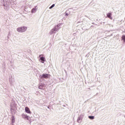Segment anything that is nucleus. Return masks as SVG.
Here are the masks:
<instances>
[{
  "instance_id": "nucleus-1",
  "label": "nucleus",
  "mask_w": 125,
  "mask_h": 125,
  "mask_svg": "<svg viewBox=\"0 0 125 125\" xmlns=\"http://www.w3.org/2000/svg\"><path fill=\"white\" fill-rule=\"evenodd\" d=\"M1 6H2L5 10H9V2L8 0H2Z\"/></svg>"
},
{
  "instance_id": "nucleus-2",
  "label": "nucleus",
  "mask_w": 125,
  "mask_h": 125,
  "mask_svg": "<svg viewBox=\"0 0 125 125\" xmlns=\"http://www.w3.org/2000/svg\"><path fill=\"white\" fill-rule=\"evenodd\" d=\"M27 29L28 27L26 26H21L18 28L17 29V31L18 32V33H24L27 31Z\"/></svg>"
},
{
  "instance_id": "nucleus-3",
  "label": "nucleus",
  "mask_w": 125,
  "mask_h": 125,
  "mask_svg": "<svg viewBox=\"0 0 125 125\" xmlns=\"http://www.w3.org/2000/svg\"><path fill=\"white\" fill-rule=\"evenodd\" d=\"M48 76H49V75L48 74H43L39 76V79L40 80H42V79H48Z\"/></svg>"
},
{
  "instance_id": "nucleus-4",
  "label": "nucleus",
  "mask_w": 125,
  "mask_h": 125,
  "mask_svg": "<svg viewBox=\"0 0 125 125\" xmlns=\"http://www.w3.org/2000/svg\"><path fill=\"white\" fill-rule=\"evenodd\" d=\"M39 89H44L45 88V84L42 83L39 86Z\"/></svg>"
},
{
  "instance_id": "nucleus-5",
  "label": "nucleus",
  "mask_w": 125,
  "mask_h": 125,
  "mask_svg": "<svg viewBox=\"0 0 125 125\" xmlns=\"http://www.w3.org/2000/svg\"><path fill=\"white\" fill-rule=\"evenodd\" d=\"M16 109V106H15V105L13 106H11V112H12V113H13V114H15V112H14L15 111V109Z\"/></svg>"
},
{
  "instance_id": "nucleus-6",
  "label": "nucleus",
  "mask_w": 125,
  "mask_h": 125,
  "mask_svg": "<svg viewBox=\"0 0 125 125\" xmlns=\"http://www.w3.org/2000/svg\"><path fill=\"white\" fill-rule=\"evenodd\" d=\"M60 26H61V23H59L57 25H56L54 29H55V30L57 32L59 29H60Z\"/></svg>"
},
{
  "instance_id": "nucleus-7",
  "label": "nucleus",
  "mask_w": 125,
  "mask_h": 125,
  "mask_svg": "<svg viewBox=\"0 0 125 125\" xmlns=\"http://www.w3.org/2000/svg\"><path fill=\"white\" fill-rule=\"evenodd\" d=\"M56 31L54 28H53L51 29L49 32L50 35H53V34H56Z\"/></svg>"
},
{
  "instance_id": "nucleus-8",
  "label": "nucleus",
  "mask_w": 125,
  "mask_h": 125,
  "mask_svg": "<svg viewBox=\"0 0 125 125\" xmlns=\"http://www.w3.org/2000/svg\"><path fill=\"white\" fill-rule=\"evenodd\" d=\"M37 7H38V6H36L35 8H34L31 10V13H36L37 10H38Z\"/></svg>"
},
{
  "instance_id": "nucleus-9",
  "label": "nucleus",
  "mask_w": 125,
  "mask_h": 125,
  "mask_svg": "<svg viewBox=\"0 0 125 125\" xmlns=\"http://www.w3.org/2000/svg\"><path fill=\"white\" fill-rule=\"evenodd\" d=\"M25 111L26 113H27V114H31V111L30 110V108H29V107H25Z\"/></svg>"
},
{
  "instance_id": "nucleus-10",
  "label": "nucleus",
  "mask_w": 125,
  "mask_h": 125,
  "mask_svg": "<svg viewBox=\"0 0 125 125\" xmlns=\"http://www.w3.org/2000/svg\"><path fill=\"white\" fill-rule=\"evenodd\" d=\"M106 15H107V17H108V18H109L110 20H113V18H112V13H107Z\"/></svg>"
},
{
  "instance_id": "nucleus-11",
  "label": "nucleus",
  "mask_w": 125,
  "mask_h": 125,
  "mask_svg": "<svg viewBox=\"0 0 125 125\" xmlns=\"http://www.w3.org/2000/svg\"><path fill=\"white\" fill-rule=\"evenodd\" d=\"M21 116L23 119H27V120H29V117L27 116V115L25 114H22Z\"/></svg>"
},
{
  "instance_id": "nucleus-12",
  "label": "nucleus",
  "mask_w": 125,
  "mask_h": 125,
  "mask_svg": "<svg viewBox=\"0 0 125 125\" xmlns=\"http://www.w3.org/2000/svg\"><path fill=\"white\" fill-rule=\"evenodd\" d=\"M11 121H12V125H13V124L15 123V117H14V116H12Z\"/></svg>"
},
{
  "instance_id": "nucleus-13",
  "label": "nucleus",
  "mask_w": 125,
  "mask_h": 125,
  "mask_svg": "<svg viewBox=\"0 0 125 125\" xmlns=\"http://www.w3.org/2000/svg\"><path fill=\"white\" fill-rule=\"evenodd\" d=\"M82 116H79L77 119V122L79 123H82Z\"/></svg>"
},
{
  "instance_id": "nucleus-14",
  "label": "nucleus",
  "mask_w": 125,
  "mask_h": 125,
  "mask_svg": "<svg viewBox=\"0 0 125 125\" xmlns=\"http://www.w3.org/2000/svg\"><path fill=\"white\" fill-rule=\"evenodd\" d=\"M122 40L125 43V35H123L122 37Z\"/></svg>"
},
{
  "instance_id": "nucleus-15",
  "label": "nucleus",
  "mask_w": 125,
  "mask_h": 125,
  "mask_svg": "<svg viewBox=\"0 0 125 125\" xmlns=\"http://www.w3.org/2000/svg\"><path fill=\"white\" fill-rule=\"evenodd\" d=\"M40 60H41V61H45V58L43 57H42L40 58Z\"/></svg>"
},
{
  "instance_id": "nucleus-16",
  "label": "nucleus",
  "mask_w": 125,
  "mask_h": 125,
  "mask_svg": "<svg viewBox=\"0 0 125 125\" xmlns=\"http://www.w3.org/2000/svg\"><path fill=\"white\" fill-rule=\"evenodd\" d=\"M88 118L90 119V120H94V116H89Z\"/></svg>"
},
{
  "instance_id": "nucleus-17",
  "label": "nucleus",
  "mask_w": 125,
  "mask_h": 125,
  "mask_svg": "<svg viewBox=\"0 0 125 125\" xmlns=\"http://www.w3.org/2000/svg\"><path fill=\"white\" fill-rule=\"evenodd\" d=\"M9 82H10L11 84H13V80H12V78H9Z\"/></svg>"
},
{
  "instance_id": "nucleus-18",
  "label": "nucleus",
  "mask_w": 125,
  "mask_h": 125,
  "mask_svg": "<svg viewBox=\"0 0 125 125\" xmlns=\"http://www.w3.org/2000/svg\"><path fill=\"white\" fill-rule=\"evenodd\" d=\"M54 6H55V4H52L49 8V9H52Z\"/></svg>"
},
{
  "instance_id": "nucleus-19",
  "label": "nucleus",
  "mask_w": 125,
  "mask_h": 125,
  "mask_svg": "<svg viewBox=\"0 0 125 125\" xmlns=\"http://www.w3.org/2000/svg\"><path fill=\"white\" fill-rule=\"evenodd\" d=\"M13 5H14V6H15V7H16V2H14V3L13 4H12Z\"/></svg>"
},
{
  "instance_id": "nucleus-20",
  "label": "nucleus",
  "mask_w": 125,
  "mask_h": 125,
  "mask_svg": "<svg viewBox=\"0 0 125 125\" xmlns=\"http://www.w3.org/2000/svg\"><path fill=\"white\" fill-rule=\"evenodd\" d=\"M65 16H69V14L66 13H65Z\"/></svg>"
},
{
  "instance_id": "nucleus-21",
  "label": "nucleus",
  "mask_w": 125,
  "mask_h": 125,
  "mask_svg": "<svg viewBox=\"0 0 125 125\" xmlns=\"http://www.w3.org/2000/svg\"><path fill=\"white\" fill-rule=\"evenodd\" d=\"M91 27H93V25H92Z\"/></svg>"
},
{
  "instance_id": "nucleus-22",
  "label": "nucleus",
  "mask_w": 125,
  "mask_h": 125,
  "mask_svg": "<svg viewBox=\"0 0 125 125\" xmlns=\"http://www.w3.org/2000/svg\"><path fill=\"white\" fill-rule=\"evenodd\" d=\"M11 0L13 1V0Z\"/></svg>"
},
{
  "instance_id": "nucleus-23",
  "label": "nucleus",
  "mask_w": 125,
  "mask_h": 125,
  "mask_svg": "<svg viewBox=\"0 0 125 125\" xmlns=\"http://www.w3.org/2000/svg\"><path fill=\"white\" fill-rule=\"evenodd\" d=\"M92 24H94V23H92Z\"/></svg>"
}]
</instances>
